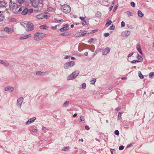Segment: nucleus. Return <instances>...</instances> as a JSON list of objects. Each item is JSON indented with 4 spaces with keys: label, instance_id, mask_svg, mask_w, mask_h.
<instances>
[{
    "label": "nucleus",
    "instance_id": "aec40b11",
    "mask_svg": "<svg viewBox=\"0 0 154 154\" xmlns=\"http://www.w3.org/2000/svg\"><path fill=\"white\" fill-rule=\"evenodd\" d=\"M36 18L38 20L42 19L43 18V14H39L36 16Z\"/></svg>",
    "mask_w": 154,
    "mask_h": 154
},
{
    "label": "nucleus",
    "instance_id": "2eb2a0df",
    "mask_svg": "<svg viewBox=\"0 0 154 154\" xmlns=\"http://www.w3.org/2000/svg\"><path fill=\"white\" fill-rule=\"evenodd\" d=\"M32 36L31 34H29L27 35H25L23 36H21L20 37V39L22 40L27 39L30 38Z\"/></svg>",
    "mask_w": 154,
    "mask_h": 154
},
{
    "label": "nucleus",
    "instance_id": "338daca9",
    "mask_svg": "<svg viewBox=\"0 0 154 154\" xmlns=\"http://www.w3.org/2000/svg\"><path fill=\"white\" fill-rule=\"evenodd\" d=\"M22 10V9L21 8H19L18 10H17V11H18V13L19 12H20V11H21Z\"/></svg>",
    "mask_w": 154,
    "mask_h": 154
},
{
    "label": "nucleus",
    "instance_id": "c03bdc74",
    "mask_svg": "<svg viewBox=\"0 0 154 154\" xmlns=\"http://www.w3.org/2000/svg\"><path fill=\"white\" fill-rule=\"evenodd\" d=\"M124 148V146L123 145H121L119 147V150H122Z\"/></svg>",
    "mask_w": 154,
    "mask_h": 154
},
{
    "label": "nucleus",
    "instance_id": "393cba45",
    "mask_svg": "<svg viewBox=\"0 0 154 154\" xmlns=\"http://www.w3.org/2000/svg\"><path fill=\"white\" fill-rule=\"evenodd\" d=\"M126 15L128 17H132L133 16L132 13L130 11H127L125 12Z\"/></svg>",
    "mask_w": 154,
    "mask_h": 154
},
{
    "label": "nucleus",
    "instance_id": "ddd939ff",
    "mask_svg": "<svg viewBox=\"0 0 154 154\" xmlns=\"http://www.w3.org/2000/svg\"><path fill=\"white\" fill-rule=\"evenodd\" d=\"M68 25L67 24H66V25L64 26L62 28L60 29V31L61 32H63L64 31L67 30L68 29Z\"/></svg>",
    "mask_w": 154,
    "mask_h": 154
},
{
    "label": "nucleus",
    "instance_id": "052dcab7",
    "mask_svg": "<svg viewBox=\"0 0 154 154\" xmlns=\"http://www.w3.org/2000/svg\"><path fill=\"white\" fill-rule=\"evenodd\" d=\"M68 55H66L64 57V59H67L69 57H70Z\"/></svg>",
    "mask_w": 154,
    "mask_h": 154
},
{
    "label": "nucleus",
    "instance_id": "4c0bfd02",
    "mask_svg": "<svg viewBox=\"0 0 154 154\" xmlns=\"http://www.w3.org/2000/svg\"><path fill=\"white\" fill-rule=\"evenodd\" d=\"M69 149V146L64 147L63 148L62 150L63 151L68 150Z\"/></svg>",
    "mask_w": 154,
    "mask_h": 154
},
{
    "label": "nucleus",
    "instance_id": "9d476101",
    "mask_svg": "<svg viewBox=\"0 0 154 154\" xmlns=\"http://www.w3.org/2000/svg\"><path fill=\"white\" fill-rule=\"evenodd\" d=\"M14 88L13 87L7 86L5 88V91H8L12 92L14 91Z\"/></svg>",
    "mask_w": 154,
    "mask_h": 154
},
{
    "label": "nucleus",
    "instance_id": "680f3d73",
    "mask_svg": "<svg viewBox=\"0 0 154 154\" xmlns=\"http://www.w3.org/2000/svg\"><path fill=\"white\" fill-rule=\"evenodd\" d=\"M68 34L67 33H62L61 34V35H68Z\"/></svg>",
    "mask_w": 154,
    "mask_h": 154
},
{
    "label": "nucleus",
    "instance_id": "58836bf2",
    "mask_svg": "<svg viewBox=\"0 0 154 154\" xmlns=\"http://www.w3.org/2000/svg\"><path fill=\"white\" fill-rule=\"evenodd\" d=\"M114 134L117 136H119V132L118 130H116L114 131Z\"/></svg>",
    "mask_w": 154,
    "mask_h": 154
},
{
    "label": "nucleus",
    "instance_id": "423d86ee",
    "mask_svg": "<svg viewBox=\"0 0 154 154\" xmlns=\"http://www.w3.org/2000/svg\"><path fill=\"white\" fill-rule=\"evenodd\" d=\"M75 65L74 61H71L65 63L63 65V68L65 69H67L69 67L74 66Z\"/></svg>",
    "mask_w": 154,
    "mask_h": 154
},
{
    "label": "nucleus",
    "instance_id": "cd10ccee",
    "mask_svg": "<svg viewBox=\"0 0 154 154\" xmlns=\"http://www.w3.org/2000/svg\"><path fill=\"white\" fill-rule=\"evenodd\" d=\"M86 87H87L86 84L85 82L82 83L81 85V88L82 89H83V90L85 89L86 88Z\"/></svg>",
    "mask_w": 154,
    "mask_h": 154
},
{
    "label": "nucleus",
    "instance_id": "4468645a",
    "mask_svg": "<svg viewBox=\"0 0 154 154\" xmlns=\"http://www.w3.org/2000/svg\"><path fill=\"white\" fill-rule=\"evenodd\" d=\"M123 35L125 37H128L131 34V32L128 30H126L123 32Z\"/></svg>",
    "mask_w": 154,
    "mask_h": 154
},
{
    "label": "nucleus",
    "instance_id": "f8f14e48",
    "mask_svg": "<svg viewBox=\"0 0 154 154\" xmlns=\"http://www.w3.org/2000/svg\"><path fill=\"white\" fill-rule=\"evenodd\" d=\"M110 48L107 47L103 50L102 54L103 55H106L110 52Z\"/></svg>",
    "mask_w": 154,
    "mask_h": 154
},
{
    "label": "nucleus",
    "instance_id": "e433bc0d",
    "mask_svg": "<svg viewBox=\"0 0 154 154\" xmlns=\"http://www.w3.org/2000/svg\"><path fill=\"white\" fill-rule=\"evenodd\" d=\"M28 14H30L33 12V10L32 9H28Z\"/></svg>",
    "mask_w": 154,
    "mask_h": 154
},
{
    "label": "nucleus",
    "instance_id": "09e8293b",
    "mask_svg": "<svg viewBox=\"0 0 154 154\" xmlns=\"http://www.w3.org/2000/svg\"><path fill=\"white\" fill-rule=\"evenodd\" d=\"M115 29V26L113 25L111 26L109 28L110 30H113Z\"/></svg>",
    "mask_w": 154,
    "mask_h": 154
},
{
    "label": "nucleus",
    "instance_id": "c85d7f7f",
    "mask_svg": "<svg viewBox=\"0 0 154 154\" xmlns=\"http://www.w3.org/2000/svg\"><path fill=\"white\" fill-rule=\"evenodd\" d=\"M112 23V22L111 20H108L106 23L105 24V26L106 27H108Z\"/></svg>",
    "mask_w": 154,
    "mask_h": 154
},
{
    "label": "nucleus",
    "instance_id": "c9c22d12",
    "mask_svg": "<svg viewBox=\"0 0 154 154\" xmlns=\"http://www.w3.org/2000/svg\"><path fill=\"white\" fill-rule=\"evenodd\" d=\"M40 29H45L47 28V26H46L45 25H44L42 26H40Z\"/></svg>",
    "mask_w": 154,
    "mask_h": 154
},
{
    "label": "nucleus",
    "instance_id": "de8ad7c7",
    "mask_svg": "<svg viewBox=\"0 0 154 154\" xmlns=\"http://www.w3.org/2000/svg\"><path fill=\"white\" fill-rule=\"evenodd\" d=\"M82 25H83V26H85L86 24V21L85 20H84L82 21Z\"/></svg>",
    "mask_w": 154,
    "mask_h": 154
},
{
    "label": "nucleus",
    "instance_id": "b1692460",
    "mask_svg": "<svg viewBox=\"0 0 154 154\" xmlns=\"http://www.w3.org/2000/svg\"><path fill=\"white\" fill-rule=\"evenodd\" d=\"M35 74L37 76H42L44 75L43 72L39 71L35 72Z\"/></svg>",
    "mask_w": 154,
    "mask_h": 154
},
{
    "label": "nucleus",
    "instance_id": "0eeeda50",
    "mask_svg": "<svg viewBox=\"0 0 154 154\" xmlns=\"http://www.w3.org/2000/svg\"><path fill=\"white\" fill-rule=\"evenodd\" d=\"M24 100V98L20 97L18 98L17 100L16 105L17 107L21 108Z\"/></svg>",
    "mask_w": 154,
    "mask_h": 154
},
{
    "label": "nucleus",
    "instance_id": "603ef678",
    "mask_svg": "<svg viewBox=\"0 0 154 154\" xmlns=\"http://www.w3.org/2000/svg\"><path fill=\"white\" fill-rule=\"evenodd\" d=\"M10 21L11 22H15L17 21V20L14 18H12L10 19Z\"/></svg>",
    "mask_w": 154,
    "mask_h": 154
},
{
    "label": "nucleus",
    "instance_id": "79ce46f5",
    "mask_svg": "<svg viewBox=\"0 0 154 154\" xmlns=\"http://www.w3.org/2000/svg\"><path fill=\"white\" fill-rule=\"evenodd\" d=\"M130 4L131 6L133 8H134L135 6V4L134 2H131Z\"/></svg>",
    "mask_w": 154,
    "mask_h": 154
},
{
    "label": "nucleus",
    "instance_id": "ea45409f",
    "mask_svg": "<svg viewBox=\"0 0 154 154\" xmlns=\"http://www.w3.org/2000/svg\"><path fill=\"white\" fill-rule=\"evenodd\" d=\"M97 31V29L93 30L89 33L90 34H93V33H94L95 32H96Z\"/></svg>",
    "mask_w": 154,
    "mask_h": 154
},
{
    "label": "nucleus",
    "instance_id": "8fccbe9b",
    "mask_svg": "<svg viewBox=\"0 0 154 154\" xmlns=\"http://www.w3.org/2000/svg\"><path fill=\"white\" fill-rule=\"evenodd\" d=\"M109 35V33L107 32L105 33L104 34V35L105 37H107Z\"/></svg>",
    "mask_w": 154,
    "mask_h": 154
},
{
    "label": "nucleus",
    "instance_id": "f3484780",
    "mask_svg": "<svg viewBox=\"0 0 154 154\" xmlns=\"http://www.w3.org/2000/svg\"><path fill=\"white\" fill-rule=\"evenodd\" d=\"M96 42V39L91 38L88 41V43L90 44H94Z\"/></svg>",
    "mask_w": 154,
    "mask_h": 154
},
{
    "label": "nucleus",
    "instance_id": "a18cd8bd",
    "mask_svg": "<svg viewBox=\"0 0 154 154\" xmlns=\"http://www.w3.org/2000/svg\"><path fill=\"white\" fill-rule=\"evenodd\" d=\"M125 23L124 22L122 21L121 23V26L122 27H124L125 26Z\"/></svg>",
    "mask_w": 154,
    "mask_h": 154
},
{
    "label": "nucleus",
    "instance_id": "f704fd0d",
    "mask_svg": "<svg viewBox=\"0 0 154 154\" xmlns=\"http://www.w3.org/2000/svg\"><path fill=\"white\" fill-rule=\"evenodd\" d=\"M138 76L141 79H143V75L142 74L140 71L138 72Z\"/></svg>",
    "mask_w": 154,
    "mask_h": 154
},
{
    "label": "nucleus",
    "instance_id": "37998d69",
    "mask_svg": "<svg viewBox=\"0 0 154 154\" xmlns=\"http://www.w3.org/2000/svg\"><path fill=\"white\" fill-rule=\"evenodd\" d=\"M27 23H25L23 22L21 23V25L24 27L25 28L26 27V26H27Z\"/></svg>",
    "mask_w": 154,
    "mask_h": 154
},
{
    "label": "nucleus",
    "instance_id": "4be33fe9",
    "mask_svg": "<svg viewBox=\"0 0 154 154\" xmlns=\"http://www.w3.org/2000/svg\"><path fill=\"white\" fill-rule=\"evenodd\" d=\"M75 79L74 78V77L72 76V74L71 73L70 75H69L67 77V80H73L74 79Z\"/></svg>",
    "mask_w": 154,
    "mask_h": 154
},
{
    "label": "nucleus",
    "instance_id": "c756f323",
    "mask_svg": "<svg viewBox=\"0 0 154 154\" xmlns=\"http://www.w3.org/2000/svg\"><path fill=\"white\" fill-rule=\"evenodd\" d=\"M28 9H24L22 12L21 13L23 15H26L28 13Z\"/></svg>",
    "mask_w": 154,
    "mask_h": 154
},
{
    "label": "nucleus",
    "instance_id": "3c124183",
    "mask_svg": "<svg viewBox=\"0 0 154 154\" xmlns=\"http://www.w3.org/2000/svg\"><path fill=\"white\" fill-rule=\"evenodd\" d=\"M18 2L20 4H22L23 2V0H17Z\"/></svg>",
    "mask_w": 154,
    "mask_h": 154
},
{
    "label": "nucleus",
    "instance_id": "bb28decb",
    "mask_svg": "<svg viewBox=\"0 0 154 154\" xmlns=\"http://www.w3.org/2000/svg\"><path fill=\"white\" fill-rule=\"evenodd\" d=\"M82 35L83 36H88L90 35V33L89 32H87L86 31H84L81 32Z\"/></svg>",
    "mask_w": 154,
    "mask_h": 154
},
{
    "label": "nucleus",
    "instance_id": "72a5a7b5",
    "mask_svg": "<svg viewBox=\"0 0 154 154\" xmlns=\"http://www.w3.org/2000/svg\"><path fill=\"white\" fill-rule=\"evenodd\" d=\"M149 77L150 79H152L153 77L154 76V72H150L149 74Z\"/></svg>",
    "mask_w": 154,
    "mask_h": 154
},
{
    "label": "nucleus",
    "instance_id": "39448f33",
    "mask_svg": "<svg viewBox=\"0 0 154 154\" xmlns=\"http://www.w3.org/2000/svg\"><path fill=\"white\" fill-rule=\"evenodd\" d=\"M8 8L7 3L4 1H2L1 2V11H5L8 10Z\"/></svg>",
    "mask_w": 154,
    "mask_h": 154
},
{
    "label": "nucleus",
    "instance_id": "9b49d317",
    "mask_svg": "<svg viewBox=\"0 0 154 154\" xmlns=\"http://www.w3.org/2000/svg\"><path fill=\"white\" fill-rule=\"evenodd\" d=\"M36 119L35 117L30 118L26 122V124L27 125H29L33 122Z\"/></svg>",
    "mask_w": 154,
    "mask_h": 154
},
{
    "label": "nucleus",
    "instance_id": "a878e982",
    "mask_svg": "<svg viewBox=\"0 0 154 154\" xmlns=\"http://www.w3.org/2000/svg\"><path fill=\"white\" fill-rule=\"evenodd\" d=\"M69 102L68 101H66L62 105L63 108H67L68 106Z\"/></svg>",
    "mask_w": 154,
    "mask_h": 154
},
{
    "label": "nucleus",
    "instance_id": "49530a36",
    "mask_svg": "<svg viewBox=\"0 0 154 154\" xmlns=\"http://www.w3.org/2000/svg\"><path fill=\"white\" fill-rule=\"evenodd\" d=\"M118 6V4L116 5L115 7H114V9H113V11L114 12H115Z\"/></svg>",
    "mask_w": 154,
    "mask_h": 154
},
{
    "label": "nucleus",
    "instance_id": "dca6fc26",
    "mask_svg": "<svg viewBox=\"0 0 154 154\" xmlns=\"http://www.w3.org/2000/svg\"><path fill=\"white\" fill-rule=\"evenodd\" d=\"M1 64L7 66L9 65V63L6 60H1Z\"/></svg>",
    "mask_w": 154,
    "mask_h": 154
},
{
    "label": "nucleus",
    "instance_id": "7ed1b4c3",
    "mask_svg": "<svg viewBox=\"0 0 154 154\" xmlns=\"http://www.w3.org/2000/svg\"><path fill=\"white\" fill-rule=\"evenodd\" d=\"M61 11L64 13L68 14L71 11V8L67 5H64L61 8Z\"/></svg>",
    "mask_w": 154,
    "mask_h": 154
},
{
    "label": "nucleus",
    "instance_id": "6ab92c4d",
    "mask_svg": "<svg viewBox=\"0 0 154 154\" xmlns=\"http://www.w3.org/2000/svg\"><path fill=\"white\" fill-rule=\"evenodd\" d=\"M137 60L138 62H141L143 60V59L142 57L140 55L138 54L137 55Z\"/></svg>",
    "mask_w": 154,
    "mask_h": 154
},
{
    "label": "nucleus",
    "instance_id": "4d7b16f0",
    "mask_svg": "<svg viewBox=\"0 0 154 154\" xmlns=\"http://www.w3.org/2000/svg\"><path fill=\"white\" fill-rule=\"evenodd\" d=\"M134 54V53L133 52H131V53H130V54H129L128 55V57H130L131 56H132Z\"/></svg>",
    "mask_w": 154,
    "mask_h": 154
},
{
    "label": "nucleus",
    "instance_id": "473e14b6",
    "mask_svg": "<svg viewBox=\"0 0 154 154\" xmlns=\"http://www.w3.org/2000/svg\"><path fill=\"white\" fill-rule=\"evenodd\" d=\"M48 11L50 12V13H52L54 12V10L51 7L48 8Z\"/></svg>",
    "mask_w": 154,
    "mask_h": 154
},
{
    "label": "nucleus",
    "instance_id": "0e129e2a",
    "mask_svg": "<svg viewBox=\"0 0 154 154\" xmlns=\"http://www.w3.org/2000/svg\"><path fill=\"white\" fill-rule=\"evenodd\" d=\"M85 128L87 130H89V127L88 126H85Z\"/></svg>",
    "mask_w": 154,
    "mask_h": 154
},
{
    "label": "nucleus",
    "instance_id": "412c9836",
    "mask_svg": "<svg viewBox=\"0 0 154 154\" xmlns=\"http://www.w3.org/2000/svg\"><path fill=\"white\" fill-rule=\"evenodd\" d=\"M136 48L137 50L142 55L143 54V53L141 51L140 47V45L139 44H138L136 46Z\"/></svg>",
    "mask_w": 154,
    "mask_h": 154
},
{
    "label": "nucleus",
    "instance_id": "6e6552de",
    "mask_svg": "<svg viewBox=\"0 0 154 154\" xmlns=\"http://www.w3.org/2000/svg\"><path fill=\"white\" fill-rule=\"evenodd\" d=\"M27 31H30L33 29L34 26L32 24L30 23H27V26L25 28Z\"/></svg>",
    "mask_w": 154,
    "mask_h": 154
},
{
    "label": "nucleus",
    "instance_id": "20e7f679",
    "mask_svg": "<svg viewBox=\"0 0 154 154\" xmlns=\"http://www.w3.org/2000/svg\"><path fill=\"white\" fill-rule=\"evenodd\" d=\"M42 0H33L31 2L32 5L33 7L37 8L42 4Z\"/></svg>",
    "mask_w": 154,
    "mask_h": 154
},
{
    "label": "nucleus",
    "instance_id": "864d4df0",
    "mask_svg": "<svg viewBox=\"0 0 154 154\" xmlns=\"http://www.w3.org/2000/svg\"><path fill=\"white\" fill-rule=\"evenodd\" d=\"M136 62H138L137 60H133L131 61V63H134Z\"/></svg>",
    "mask_w": 154,
    "mask_h": 154
},
{
    "label": "nucleus",
    "instance_id": "2f4dec72",
    "mask_svg": "<svg viewBox=\"0 0 154 154\" xmlns=\"http://www.w3.org/2000/svg\"><path fill=\"white\" fill-rule=\"evenodd\" d=\"M96 81V79L93 78L91 79L90 81V84L92 85L94 84Z\"/></svg>",
    "mask_w": 154,
    "mask_h": 154
},
{
    "label": "nucleus",
    "instance_id": "13d9d810",
    "mask_svg": "<svg viewBox=\"0 0 154 154\" xmlns=\"http://www.w3.org/2000/svg\"><path fill=\"white\" fill-rule=\"evenodd\" d=\"M38 130L36 129H33V130L32 131L33 132H37Z\"/></svg>",
    "mask_w": 154,
    "mask_h": 154
},
{
    "label": "nucleus",
    "instance_id": "bf43d9fd",
    "mask_svg": "<svg viewBox=\"0 0 154 154\" xmlns=\"http://www.w3.org/2000/svg\"><path fill=\"white\" fill-rule=\"evenodd\" d=\"M128 28L130 29H133L134 28L133 26L131 25H129L128 26Z\"/></svg>",
    "mask_w": 154,
    "mask_h": 154
},
{
    "label": "nucleus",
    "instance_id": "f257e3e1",
    "mask_svg": "<svg viewBox=\"0 0 154 154\" xmlns=\"http://www.w3.org/2000/svg\"><path fill=\"white\" fill-rule=\"evenodd\" d=\"M10 8L11 10H12L15 13H18L17 9L18 7L17 4L15 3H12V1H10L9 4Z\"/></svg>",
    "mask_w": 154,
    "mask_h": 154
},
{
    "label": "nucleus",
    "instance_id": "774afa93",
    "mask_svg": "<svg viewBox=\"0 0 154 154\" xmlns=\"http://www.w3.org/2000/svg\"><path fill=\"white\" fill-rule=\"evenodd\" d=\"M114 151V149H110V151H111V153L112 154H113V151Z\"/></svg>",
    "mask_w": 154,
    "mask_h": 154
},
{
    "label": "nucleus",
    "instance_id": "1a4fd4ad",
    "mask_svg": "<svg viewBox=\"0 0 154 154\" xmlns=\"http://www.w3.org/2000/svg\"><path fill=\"white\" fill-rule=\"evenodd\" d=\"M71 74H72L73 77L74 79L76 78L79 75V71L78 70H75L73 71Z\"/></svg>",
    "mask_w": 154,
    "mask_h": 154
},
{
    "label": "nucleus",
    "instance_id": "6e6d98bb",
    "mask_svg": "<svg viewBox=\"0 0 154 154\" xmlns=\"http://www.w3.org/2000/svg\"><path fill=\"white\" fill-rule=\"evenodd\" d=\"M48 15H43V18L45 19L48 18Z\"/></svg>",
    "mask_w": 154,
    "mask_h": 154
},
{
    "label": "nucleus",
    "instance_id": "5701e85b",
    "mask_svg": "<svg viewBox=\"0 0 154 154\" xmlns=\"http://www.w3.org/2000/svg\"><path fill=\"white\" fill-rule=\"evenodd\" d=\"M138 16L140 17H142L144 16V14L140 10H138L137 12Z\"/></svg>",
    "mask_w": 154,
    "mask_h": 154
},
{
    "label": "nucleus",
    "instance_id": "7c9ffc66",
    "mask_svg": "<svg viewBox=\"0 0 154 154\" xmlns=\"http://www.w3.org/2000/svg\"><path fill=\"white\" fill-rule=\"evenodd\" d=\"M82 35V33L81 32H79L76 34H75L74 36L75 38H78L81 36Z\"/></svg>",
    "mask_w": 154,
    "mask_h": 154
},
{
    "label": "nucleus",
    "instance_id": "5fc2aeb1",
    "mask_svg": "<svg viewBox=\"0 0 154 154\" xmlns=\"http://www.w3.org/2000/svg\"><path fill=\"white\" fill-rule=\"evenodd\" d=\"M4 17L3 16H1V21H2L4 20Z\"/></svg>",
    "mask_w": 154,
    "mask_h": 154
},
{
    "label": "nucleus",
    "instance_id": "f03ea898",
    "mask_svg": "<svg viewBox=\"0 0 154 154\" xmlns=\"http://www.w3.org/2000/svg\"><path fill=\"white\" fill-rule=\"evenodd\" d=\"M45 36V34L43 33H36L34 35V39L36 41H39L44 38Z\"/></svg>",
    "mask_w": 154,
    "mask_h": 154
},
{
    "label": "nucleus",
    "instance_id": "69168bd1",
    "mask_svg": "<svg viewBox=\"0 0 154 154\" xmlns=\"http://www.w3.org/2000/svg\"><path fill=\"white\" fill-rule=\"evenodd\" d=\"M57 25H56L54 26H52L51 27V28L53 29H57Z\"/></svg>",
    "mask_w": 154,
    "mask_h": 154
},
{
    "label": "nucleus",
    "instance_id": "e2e57ef3",
    "mask_svg": "<svg viewBox=\"0 0 154 154\" xmlns=\"http://www.w3.org/2000/svg\"><path fill=\"white\" fill-rule=\"evenodd\" d=\"M82 21L83 20H84L85 19V18L83 17H80L79 18Z\"/></svg>",
    "mask_w": 154,
    "mask_h": 154
},
{
    "label": "nucleus",
    "instance_id": "a211bd4d",
    "mask_svg": "<svg viewBox=\"0 0 154 154\" xmlns=\"http://www.w3.org/2000/svg\"><path fill=\"white\" fill-rule=\"evenodd\" d=\"M4 30L5 31L7 32L8 33L13 32V29H10L8 27H5L4 29Z\"/></svg>",
    "mask_w": 154,
    "mask_h": 154
},
{
    "label": "nucleus",
    "instance_id": "a19ab883",
    "mask_svg": "<svg viewBox=\"0 0 154 154\" xmlns=\"http://www.w3.org/2000/svg\"><path fill=\"white\" fill-rule=\"evenodd\" d=\"M84 118L83 116H81L80 118V122H82L84 121Z\"/></svg>",
    "mask_w": 154,
    "mask_h": 154
}]
</instances>
